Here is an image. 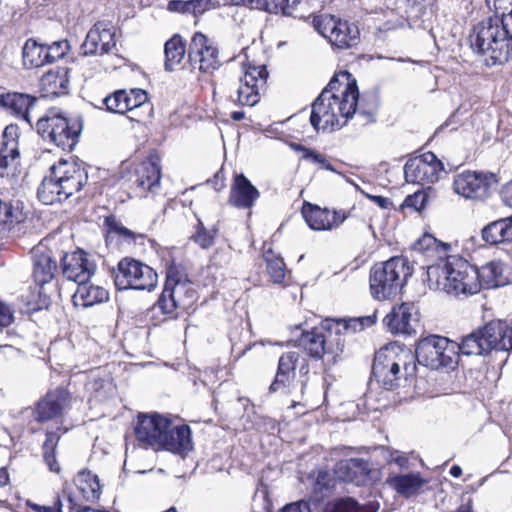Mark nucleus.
Listing matches in <instances>:
<instances>
[{
	"mask_svg": "<svg viewBox=\"0 0 512 512\" xmlns=\"http://www.w3.org/2000/svg\"><path fill=\"white\" fill-rule=\"evenodd\" d=\"M358 97L356 80L347 71L339 73L312 104L311 125L317 131L343 127L356 112Z\"/></svg>",
	"mask_w": 512,
	"mask_h": 512,
	"instance_id": "2",
	"label": "nucleus"
},
{
	"mask_svg": "<svg viewBox=\"0 0 512 512\" xmlns=\"http://www.w3.org/2000/svg\"><path fill=\"white\" fill-rule=\"evenodd\" d=\"M133 183L139 190V195L155 192L160 185L161 171L157 158L141 162L135 169Z\"/></svg>",
	"mask_w": 512,
	"mask_h": 512,
	"instance_id": "25",
	"label": "nucleus"
},
{
	"mask_svg": "<svg viewBox=\"0 0 512 512\" xmlns=\"http://www.w3.org/2000/svg\"><path fill=\"white\" fill-rule=\"evenodd\" d=\"M15 320V309L7 304L6 302L0 300V327H8Z\"/></svg>",
	"mask_w": 512,
	"mask_h": 512,
	"instance_id": "54",
	"label": "nucleus"
},
{
	"mask_svg": "<svg viewBox=\"0 0 512 512\" xmlns=\"http://www.w3.org/2000/svg\"><path fill=\"white\" fill-rule=\"evenodd\" d=\"M336 476L357 486L369 485L377 480L378 472L372 469L369 461L362 458H348L337 462L334 468Z\"/></svg>",
	"mask_w": 512,
	"mask_h": 512,
	"instance_id": "19",
	"label": "nucleus"
},
{
	"mask_svg": "<svg viewBox=\"0 0 512 512\" xmlns=\"http://www.w3.org/2000/svg\"><path fill=\"white\" fill-rule=\"evenodd\" d=\"M147 99V93L142 89L117 90L104 98L103 103L108 111L124 114L143 106Z\"/></svg>",
	"mask_w": 512,
	"mask_h": 512,
	"instance_id": "24",
	"label": "nucleus"
},
{
	"mask_svg": "<svg viewBox=\"0 0 512 512\" xmlns=\"http://www.w3.org/2000/svg\"><path fill=\"white\" fill-rule=\"evenodd\" d=\"M74 483L79 494L85 501L94 502L99 499L101 486L97 475L93 474L91 471H80L76 475Z\"/></svg>",
	"mask_w": 512,
	"mask_h": 512,
	"instance_id": "35",
	"label": "nucleus"
},
{
	"mask_svg": "<svg viewBox=\"0 0 512 512\" xmlns=\"http://www.w3.org/2000/svg\"><path fill=\"white\" fill-rule=\"evenodd\" d=\"M95 264L82 250L67 253L62 258V273L70 281L86 282L95 272Z\"/></svg>",
	"mask_w": 512,
	"mask_h": 512,
	"instance_id": "23",
	"label": "nucleus"
},
{
	"mask_svg": "<svg viewBox=\"0 0 512 512\" xmlns=\"http://www.w3.org/2000/svg\"><path fill=\"white\" fill-rule=\"evenodd\" d=\"M61 187V183L52 174L50 169V176L45 177L38 188L37 195L39 200L45 205H52L68 199Z\"/></svg>",
	"mask_w": 512,
	"mask_h": 512,
	"instance_id": "36",
	"label": "nucleus"
},
{
	"mask_svg": "<svg viewBox=\"0 0 512 512\" xmlns=\"http://www.w3.org/2000/svg\"><path fill=\"white\" fill-rule=\"evenodd\" d=\"M170 419L159 414H142L135 425V437L144 448L160 450L161 440L170 427Z\"/></svg>",
	"mask_w": 512,
	"mask_h": 512,
	"instance_id": "16",
	"label": "nucleus"
},
{
	"mask_svg": "<svg viewBox=\"0 0 512 512\" xmlns=\"http://www.w3.org/2000/svg\"><path fill=\"white\" fill-rule=\"evenodd\" d=\"M218 54L217 47L204 34L197 32L193 35L188 52L192 66L198 65L199 71L211 73L221 65Z\"/></svg>",
	"mask_w": 512,
	"mask_h": 512,
	"instance_id": "17",
	"label": "nucleus"
},
{
	"mask_svg": "<svg viewBox=\"0 0 512 512\" xmlns=\"http://www.w3.org/2000/svg\"><path fill=\"white\" fill-rule=\"evenodd\" d=\"M328 477L329 475L327 472L320 471L318 473L314 486L315 491L322 493L324 489L329 488V484L326 481Z\"/></svg>",
	"mask_w": 512,
	"mask_h": 512,
	"instance_id": "61",
	"label": "nucleus"
},
{
	"mask_svg": "<svg viewBox=\"0 0 512 512\" xmlns=\"http://www.w3.org/2000/svg\"><path fill=\"white\" fill-rule=\"evenodd\" d=\"M301 213L308 226L315 231L332 230L345 220V216L340 212L320 208L309 202L303 204Z\"/></svg>",
	"mask_w": 512,
	"mask_h": 512,
	"instance_id": "22",
	"label": "nucleus"
},
{
	"mask_svg": "<svg viewBox=\"0 0 512 512\" xmlns=\"http://www.w3.org/2000/svg\"><path fill=\"white\" fill-rule=\"evenodd\" d=\"M82 128L79 118H68L57 109L48 110L36 123L37 132L44 141L67 151H72L78 143Z\"/></svg>",
	"mask_w": 512,
	"mask_h": 512,
	"instance_id": "7",
	"label": "nucleus"
},
{
	"mask_svg": "<svg viewBox=\"0 0 512 512\" xmlns=\"http://www.w3.org/2000/svg\"><path fill=\"white\" fill-rule=\"evenodd\" d=\"M217 235V229L213 228L212 230H207L203 223L201 221L198 222L197 225V231L193 235L194 241L201 246L202 248L206 249L209 248Z\"/></svg>",
	"mask_w": 512,
	"mask_h": 512,
	"instance_id": "50",
	"label": "nucleus"
},
{
	"mask_svg": "<svg viewBox=\"0 0 512 512\" xmlns=\"http://www.w3.org/2000/svg\"><path fill=\"white\" fill-rule=\"evenodd\" d=\"M247 54V52H245ZM248 58V55H246ZM244 74L240 78L239 87L236 90V98L229 97L240 106H255L261 98L260 91L266 85L268 72L264 64H256L246 60L243 63Z\"/></svg>",
	"mask_w": 512,
	"mask_h": 512,
	"instance_id": "12",
	"label": "nucleus"
},
{
	"mask_svg": "<svg viewBox=\"0 0 512 512\" xmlns=\"http://www.w3.org/2000/svg\"><path fill=\"white\" fill-rule=\"evenodd\" d=\"M36 98L23 93H6L0 95V107L12 115L30 123L29 111Z\"/></svg>",
	"mask_w": 512,
	"mask_h": 512,
	"instance_id": "31",
	"label": "nucleus"
},
{
	"mask_svg": "<svg viewBox=\"0 0 512 512\" xmlns=\"http://www.w3.org/2000/svg\"><path fill=\"white\" fill-rule=\"evenodd\" d=\"M283 0H256V8L263 9L270 13H277L281 10Z\"/></svg>",
	"mask_w": 512,
	"mask_h": 512,
	"instance_id": "58",
	"label": "nucleus"
},
{
	"mask_svg": "<svg viewBox=\"0 0 512 512\" xmlns=\"http://www.w3.org/2000/svg\"><path fill=\"white\" fill-rule=\"evenodd\" d=\"M295 149L303 152V156H302L303 159L311 161L312 163H315V164H319L321 166V168H323L325 170L335 172L334 167L331 165V163L326 159V157L323 154L318 153L317 151L308 149L301 145H297L295 147Z\"/></svg>",
	"mask_w": 512,
	"mask_h": 512,
	"instance_id": "51",
	"label": "nucleus"
},
{
	"mask_svg": "<svg viewBox=\"0 0 512 512\" xmlns=\"http://www.w3.org/2000/svg\"><path fill=\"white\" fill-rule=\"evenodd\" d=\"M87 282L78 284L73 295V302L76 306L90 307L108 300L109 293L106 289Z\"/></svg>",
	"mask_w": 512,
	"mask_h": 512,
	"instance_id": "33",
	"label": "nucleus"
},
{
	"mask_svg": "<svg viewBox=\"0 0 512 512\" xmlns=\"http://www.w3.org/2000/svg\"><path fill=\"white\" fill-rule=\"evenodd\" d=\"M106 222H107V225L109 226V229L111 232H115V233L119 234L120 236H123L126 239H134L135 238V234L128 228L124 227L116 219L107 218Z\"/></svg>",
	"mask_w": 512,
	"mask_h": 512,
	"instance_id": "56",
	"label": "nucleus"
},
{
	"mask_svg": "<svg viewBox=\"0 0 512 512\" xmlns=\"http://www.w3.org/2000/svg\"><path fill=\"white\" fill-rule=\"evenodd\" d=\"M69 89L67 69L51 70L40 79V90L43 97H58L66 95Z\"/></svg>",
	"mask_w": 512,
	"mask_h": 512,
	"instance_id": "30",
	"label": "nucleus"
},
{
	"mask_svg": "<svg viewBox=\"0 0 512 512\" xmlns=\"http://www.w3.org/2000/svg\"><path fill=\"white\" fill-rule=\"evenodd\" d=\"M444 172L443 163L432 152L409 159L404 166L406 181L422 186L436 183Z\"/></svg>",
	"mask_w": 512,
	"mask_h": 512,
	"instance_id": "14",
	"label": "nucleus"
},
{
	"mask_svg": "<svg viewBox=\"0 0 512 512\" xmlns=\"http://www.w3.org/2000/svg\"><path fill=\"white\" fill-rule=\"evenodd\" d=\"M197 300V291L185 270L171 264L167 268L164 289L157 301L162 314L173 316L177 310H188Z\"/></svg>",
	"mask_w": 512,
	"mask_h": 512,
	"instance_id": "5",
	"label": "nucleus"
},
{
	"mask_svg": "<svg viewBox=\"0 0 512 512\" xmlns=\"http://www.w3.org/2000/svg\"><path fill=\"white\" fill-rule=\"evenodd\" d=\"M301 356L296 351H289L281 355L278 361L277 373L269 387L271 393L289 388L295 378V369Z\"/></svg>",
	"mask_w": 512,
	"mask_h": 512,
	"instance_id": "27",
	"label": "nucleus"
},
{
	"mask_svg": "<svg viewBox=\"0 0 512 512\" xmlns=\"http://www.w3.org/2000/svg\"><path fill=\"white\" fill-rule=\"evenodd\" d=\"M27 507H29L34 512H61L62 511V502L59 497L56 498L53 505H40L33 503L28 500L26 502Z\"/></svg>",
	"mask_w": 512,
	"mask_h": 512,
	"instance_id": "55",
	"label": "nucleus"
},
{
	"mask_svg": "<svg viewBox=\"0 0 512 512\" xmlns=\"http://www.w3.org/2000/svg\"><path fill=\"white\" fill-rule=\"evenodd\" d=\"M186 51V45L181 36L174 35L170 38L164 47L165 69L172 71L174 67L182 61Z\"/></svg>",
	"mask_w": 512,
	"mask_h": 512,
	"instance_id": "39",
	"label": "nucleus"
},
{
	"mask_svg": "<svg viewBox=\"0 0 512 512\" xmlns=\"http://www.w3.org/2000/svg\"><path fill=\"white\" fill-rule=\"evenodd\" d=\"M383 322L388 331L394 335H412L415 333V326L418 322L416 308L411 303L394 306L385 316Z\"/></svg>",
	"mask_w": 512,
	"mask_h": 512,
	"instance_id": "20",
	"label": "nucleus"
},
{
	"mask_svg": "<svg viewBox=\"0 0 512 512\" xmlns=\"http://www.w3.org/2000/svg\"><path fill=\"white\" fill-rule=\"evenodd\" d=\"M450 249V245L439 242L431 234H424L413 244L414 251L432 262L426 270L429 288L454 296L478 293L476 266L460 255L449 254Z\"/></svg>",
	"mask_w": 512,
	"mask_h": 512,
	"instance_id": "1",
	"label": "nucleus"
},
{
	"mask_svg": "<svg viewBox=\"0 0 512 512\" xmlns=\"http://www.w3.org/2000/svg\"><path fill=\"white\" fill-rule=\"evenodd\" d=\"M19 158V147L0 143V176H3L5 170L9 167H16Z\"/></svg>",
	"mask_w": 512,
	"mask_h": 512,
	"instance_id": "44",
	"label": "nucleus"
},
{
	"mask_svg": "<svg viewBox=\"0 0 512 512\" xmlns=\"http://www.w3.org/2000/svg\"><path fill=\"white\" fill-rule=\"evenodd\" d=\"M213 0H172L168 3V10L179 13L202 14L205 11L215 8Z\"/></svg>",
	"mask_w": 512,
	"mask_h": 512,
	"instance_id": "38",
	"label": "nucleus"
},
{
	"mask_svg": "<svg viewBox=\"0 0 512 512\" xmlns=\"http://www.w3.org/2000/svg\"><path fill=\"white\" fill-rule=\"evenodd\" d=\"M60 427L57 428V431H47L46 440L43 444V458L50 471L59 473L60 465L56 460L55 450L58 445L60 434Z\"/></svg>",
	"mask_w": 512,
	"mask_h": 512,
	"instance_id": "41",
	"label": "nucleus"
},
{
	"mask_svg": "<svg viewBox=\"0 0 512 512\" xmlns=\"http://www.w3.org/2000/svg\"><path fill=\"white\" fill-rule=\"evenodd\" d=\"M476 274L478 275L479 290L482 287L492 288L500 285L501 268L496 262H489L480 269L476 267Z\"/></svg>",
	"mask_w": 512,
	"mask_h": 512,
	"instance_id": "42",
	"label": "nucleus"
},
{
	"mask_svg": "<svg viewBox=\"0 0 512 512\" xmlns=\"http://www.w3.org/2000/svg\"><path fill=\"white\" fill-rule=\"evenodd\" d=\"M118 290H153L158 282L156 271L133 258H124L117 265L114 278Z\"/></svg>",
	"mask_w": 512,
	"mask_h": 512,
	"instance_id": "10",
	"label": "nucleus"
},
{
	"mask_svg": "<svg viewBox=\"0 0 512 512\" xmlns=\"http://www.w3.org/2000/svg\"><path fill=\"white\" fill-rule=\"evenodd\" d=\"M502 197L504 202L512 207V180L503 188Z\"/></svg>",
	"mask_w": 512,
	"mask_h": 512,
	"instance_id": "64",
	"label": "nucleus"
},
{
	"mask_svg": "<svg viewBox=\"0 0 512 512\" xmlns=\"http://www.w3.org/2000/svg\"><path fill=\"white\" fill-rule=\"evenodd\" d=\"M19 127L15 124H10L5 127L0 143L10 146L19 147Z\"/></svg>",
	"mask_w": 512,
	"mask_h": 512,
	"instance_id": "53",
	"label": "nucleus"
},
{
	"mask_svg": "<svg viewBox=\"0 0 512 512\" xmlns=\"http://www.w3.org/2000/svg\"><path fill=\"white\" fill-rule=\"evenodd\" d=\"M258 189L243 175H236L232 185L229 203L237 208L249 209L259 198Z\"/></svg>",
	"mask_w": 512,
	"mask_h": 512,
	"instance_id": "28",
	"label": "nucleus"
},
{
	"mask_svg": "<svg viewBox=\"0 0 512 512\" xmlns=\"http://www.w3.org/2000/svg\"><path fill=\"white\" fill-rule=\"evenodd\" d=\"M231 253L227 249H217L211 257V266L222 267L229 263Z\"/></svg>",
	"mask_w": 512,
	"mask_h": 512,
	"instance_id": "57",
	"label": "nucleus"
},
{
	"mask_svg": "<svg viewBox=\"0 0 512 512\" xmlns=\"http://www.w3.org/2000/svg\"><path fill=\"white\" fill-rule=\"evenodd\" d=\"M376 322V314L364 316V317H358V318H351L349 320H343L339 321L340 324V331L345 330L347 332L356 333L358 331H362L366 327L372 326Z\"/></svg>",
	"mask_w": 512,
	"mask_h": 512,
	"instance_id": "46",
	"label": "nucleus"
},
{
	"mask_svg": "<svg viewBox=\"0 0 512 512\" xmlns=\"http://www.w3.org/2000/svg\"><path fill=\"white\" fill-rule=\"evenodd\" d=\"M70 49L69 42L67 40L54 41L50 45L46 44V57L48 63H53L59 59H62Z\"/></svg>",
	"mask_w": 512,
	"mask_h": 512,
	"instance_id": "49",
	"label": "nucleus"
},
{
	"mask_svg": "<svg viewBox=\"0 0 512 512\" xmlns=\"http://www.w3.org/2000/svg\"><path fill=\"white\" fill-rule=\"evenodd\" d=\"M71 394L64 388L47 392L35 408L27 407L20 412L22 419L34 418L37 422L49 421L61 416L71 405Z\"/></svg>",
	"mask_w": 512,
	"mask_h": 512,
	"instance_id": "13",
	"label": "nucleus"
},
{
	"mask_svg": "<svg viewBox=\"0 0 512 512\" xmlns=\"http://www.w3.org/2000/svg\"><path fill=\"white\" fill-rule=\"evenodd\" d=\"M281 512H311L309 503L302 500L286 505Z\"/></svg>",
	"mask_w": 512,
	"mask_h": 512,
	"instance_id": "60",
	"label": "nucleus"
},
{
	"mask_svg": "<svg viewBox=\"0 0 512 512\" xmlns=\"http://www.w3.org/2000/svg\"><path fill=\"white\" fill-rule=\"evenodd\" d=\"M367 197L375 202L380 208L387 209L392 204L389 198L382 196H372L367 194Z\"/></svg>",
	"mask_w": 512,
	"mask_h": 512,
	"instance_id": "63",
	"label": "nucleus"
},
{
	"mask_svg": "<svg viewBox=\"0 0 512 512\" xmlns=\"http://www.w3.org/2000/svg\"><path fill=\"white\" fill-rule=\"evenodd\" d=\"M485 4L490 11L495 13L494 16H499V18L512 16V0H485Z\"/></svg>",
	"mask_w": 512,
	"mask_h": 512,
	"instance_id": "52",
	"label": "nucleus"
},
{
	"mask_svg": "<svg viewBox=\"0 0 512 512\" xmlns=\"http://www.w3.org/2000/svg\"><path fill=\"white\" fill-rule=\"evenodd\" d=\"M495 182L493 173L465 170L454 176L453 191L465 199L482 200Z\"/></svg>",
	"mask_w": 512,
	"mask_h": 512,
	"instance_id": "15",
	"label": "nucleus"
},
{
	"mask_svg": "<svg viewBox=\"0 0 512 512\" xmlns=\"http://www.w3.org/2000/svg\"><path fill=\"white\" fill-rule=\"evenodd\" d=\"M57 271V263L51 253L42 247L33 250V277L37 284L44 285L50 282Z\"/></svg>",
	"mask_w": 512,
	"mask_h": 512,
	"instance_id": "29",
	"label": "nucleus"
},
{
	"mask_svg": "<svg viewBox=\"0 0 512 512\" xmlns=\"http://www.w3.org/2000/svg\"><path fill=\"white\" fill-rule=\"evenodd\" d=\"M283 5H281V11L283 14L291 16V17H302L303 15L300 13H295V7L298 4H305V0H283Z\"/></svg>",
	"mask_w": 512,
	"mask_h": 512,
	"instance_id": "59",
	"label": "nucleus"
},
{
	"mask_svg": "<svg viewBox=\"0 0 512 512\" xmlns=\"http://www.w3.org/2000/svg\"><path fill=\"white\" fill-rule=\"evenodd\" d=\"M191 430L187 425L174 426L170 421V427L166 430L161 440L160 449L174 454L185 455L192 450Z\"/></svg>",
	"mask_w": 512,
	"mask_h": 512,
	"instance_id": "26",
	"label": "nucleus"
},
{
	"mask_svg": "<svg viewBox=\"0 0 512 512\" xmlns=\"http://www.w3.org/2000/svg\"><path fill=\"white\" fill-rule=\"evenodd\" d=\"M386 483L401 496L409 498L418 494L426 481L419 473H408L389 476Z\"/></svg>",
	"mask_w": 512,
	"mask_h": 512,
	"instance_id": "32",
	"label": "nucleus"
},
{
	"mask_svg": "<svg viewBox=\"0 0 512 512\" xmlns=\"http://www.w3.org/2000/svg\"><path fill=\"white\" fill-rule=\"evenodd\" d=\"M414 358L431 369H452L458 364L457 342L438 335L427 336L418 342Z\"/></svg>",
	"mask_w": 512,
	"mask_h": 512,
	"instance_id": "9",
	"label": "nucleus"
},
{
	"mask_svg": "<svg viewBox=\"0 0 512 512\" xmlns=\"http://www.w3.org/2000/svg\"><path fill=\"white\" fill-rule=\"evenodd\" d=\"M313 26L338 49H350L359 43L360 32L358 27L333 15L313 16Z\"/></svg>",
	"mask_w": 512,
	"mask_h": 512,
	"instance_id": "11",
	"label": "nucleus"
},
{
	"mask_svg": "<svg viewBox=\"0 0 512 512\" xmlns=\"http://www.w3.org/2000/svg\"><path fill=\"white\" fill-rule=\"evenodd\" d=\"M414 370V355L409 349L396 343L376 352L372 365L374 378L387 390L398 387L401 379L412 375Z\"/></svg>",
	"mask_w": 512,
	"mask_h": 512,
	"instance_id": "4",
	"label": "nucleus"
},
{
	"mask_svg": "<svg viewBox=\"0 0 512 512\" xmlns=\"http://www.w3.org/2000/svg\"><path fill=\"white\" fill-rule=\"evenodd\" d=\"M411 275L412 268L403 257H392L386 262L376 264L372 267L369 277L371 295L377 300L394 297Z\"/></svg>",
	"mask_w": 512,
	"mask_h": 512,
	"instance_id": "6",
	"label": "nucleus"
},
{
	"mask_svg": "<svg viewBox=\"0 0 512 512\" xmlns=\"http://www.w3.org/2000/svg\"><path fill=\"white\" fill-rule=\"evenodd\" d=\"M115 33L109 24L96 23L87 33L81 49L84 55H103L109 53L116 45Z\"/></svg>",
	"mask_w": 512,
	"mask_h": 512,
	"instance_id": "21",
	"label": "nucleus"
},
{
	"mask_svg": "<svg viewBox=\"0 0 512 512\" xmlns=\"http://www.w3.org/2000/svg\"><path fill=\"white\" fill-rule=\"evenodd\" d=\"M299 345L310 357L315 359L325 358L327 363H335L344 349V338L340 331V324L330 321L323 322L319 327L302 333Z\"/></svg>",
	"mask_w": 512,
	"mask_h": 512,
	"instance_id": "8",
	"label": "nucleus"
},
{
	"mask_svg": "<svg viewBox=\"0 0 512 512\" xmlns=\"http://www.w3.org/2000/svg\"><path fill=\"white\" fill-rule=\"evenodd\" d=\"M295 13H300L303 16L297 17L298 19H308L309 17L313 16L314 12L310 10V0H305V4H298L295 8Z\"/></svg>",
	"mask_w": 512,
	"mask_h": 512,
	"instance_id": "62",
	"label": "nucleus"
},
{
	"mask_svg": "<svg viewBox=\"0 0 512 512\" xmlns=\"http://www.w3.org/2000/svg\"><path fill=\"white\" fill-rule=\"evenodd\" d=\"M24 220L22 209L19 203L2 202L0 200V223L14 224Z\"/></svg>",
	"mask_w": 512,
	"mask_h": 512,
	"instance_id": "45",
	"label": "nucleus"
},
{
	"mask_svg": "<svg viewBox=\"0 0 512 512\" xmlns=\"http://www.w3.org/2000/svg\"><path fill=\"white\" fill-rule=\"evenodd\" d=\"M482 238L488 244L512 241V216L485 226L482 229Z\"/></svg>",
	"mask_w": 512,
	"mask_h": 512,
	"instance_id": "34",
	"label": "nucleus"
},
{
	"mask_svg": "<svg viewBox=\"0 0 512 512\" xmlns=\"http://www.w3.org/2000/svg\"><path fill=\"white\" fill-rule=\"evenodd\" d=\"M470 44L487 66L506 63L512 54V16L488 17L473 27Z\"/></svg>",
	"mask_w": 512,
	"mask_h": 512,
	"instance_id": "3",
	"label": "nucleus"
},
{
	"mask_svg": "<svg viewBox=\"0 0 512 512\" xmlns=\"http://www.w3.org/2000/svg\"><path fill=\"white\" fill-rule=\"evenodd\" d=\"M52 174L61 183L65 196L69 198L79 192L87 183L88 175L82 163L61 159L51 166Z\"/></svg>",
	"mask_w": 512,
	"mask_h": 512,
	"instance_id": "18",
	"label": "nucleus"
},
{
	"mask_svg": "<svg viewBox=\"0 0 512 512\" xmlns=\"http://www.w3.org/2000/svg\"><path fill=\"white\" fill-rule=\"evenodd\" d=\"M459 353L464 355H484L488 353L479 328L462 337L461 343H457V354L459 355Z\"/></svg>",
	"mask_w": 512,
	"mask_h": 512,
	"instance_id": "40",
	"label": "nucleus"
},
{
	"mask_svg": "<svg viewBox=\"0 0 512 512\" xmlns=\"http://www.w3.org/2000/svg\"><path fill=\"white\" fill-rule=\"evenodd\" d=\"M267 272L275 284H284L286 276V265L281 257L275 256L271 251L264 254Z\"/></svg>",
	"mask_w": 512,
	"mask_h": 512,
	"instance_id": "43",
	"label": "nucleus"
},
{
	"mask_svg": "<svg viewBox=\"0 0 512 512\" xmlns=\"http://www.w3.org/2000/svg\"><path fill=\"white\" fill-rule=\"evenodd\" d=\"M382 456L388 464H396L400 469L409 467V459L406 453L391 447H381Z\"/></svg>",
	"mask_w": 512,
	"mask_h": 512,
	"instance_id": "48",
	"label": "nucleus"
},
{
	"mask_svg": "<svg viewBox=\"0 0 512 512\" xmlns=\"http://www.w3.org/2000/svg\"><path fill=\"white\" fill-rule=\"evenodd\" d=\"M325 512H367L352 498H342L329 504Z\"/></svg>",
	"mask_w": 512,
	"mask_h": 512,
	"instance_id": "47",
	"label": "nucleus"
},
{
	"mask_svg": "<svg viewBox=\"0 0 512 512\" xmlns=\"http://www.w3.org/2000/svg\"><path fill=\"white\" fill-rule=\"evenodd\" d=\"M23 64L26 68H39L48 63L46 57V44L38 43L34 39H28L22 49Z\"/></svg>",
	"mask_w": 512,
	"mask_h": 512,
	"instance_id": "37",
	"label": "nucleus"
}]
</instances>
